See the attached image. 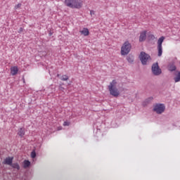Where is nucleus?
<instances>
[{
	"mask_svg": "<svg viewBox=\"0 0 180 180\" xmlns=\"http://www.w3.org/2000/svg\"><path fill=\"white\" fill-rule=\"evenodd\" d=\"M148 39L149 40H154V39H155V37L154 36V34H150L148 35Z\"/></svg>",
	"mask_w": 180,
	"mask_h": 180,
	"instance_id": "nucleus-20",
	"label": "nucleus"
},
{
	"mask_svg": "<svg viewBox=\"0 0 180 180\" xmlns=\"http://www.w3.org/2000/svg\"><path fill=\"white\" fill-rule=\"evenodd\" d=\"M63 126H70V122H68L67 121L64 122Z\"/></svg>",
	"mask_w": 180,
	"mask_h": 180,
	"instance_id": "nucleus-23",
	"label": "nucleus"
},
{
	"mask_svg": "<svg viewBox=\"0 0 180 180\" xmlns=\"http://www.w3.org/2000/svg\"><path fill=\"white\" fill-rule=\"evenodd\" d=\"M10 167L13 168V169H17L18 171H19V169H20V166L19 165V163H18V162L11 163Z\"/></svg>",
	"mask_w": 180,
	"mask_h": 180,
	"instance_id": "nucleus-13",
	"label": "nucleus"
},
{
	"mask_svg": "<svg viewBox=\"0 0 180 180\" xmlns=\"http://www.w3.org/2000/svg\"><path fill=\"white\" fill-rule=\"evenodd\" d=\"M131 50V44L129 41H125L121 48L122 56H127L130 51Z\"/></svg>",
	"mask_w": 180,
	"mask_h": 180,
	"instance_id": "nucleus-3",
	"label": "nucleus"
},
{
	"mask_svg": "<svg viewBox=\"0 0 180 180\" xmlns=\"http://www.w3.org/2000/svg\"><path fill=\"white\" fill-rule=\"evenodd\" d=\"M30 161L25 160L23 161V168H25V169H26L27 168H29V167H30Z\"/></svg>",
	"mask_w": 180,
	"mask_h": 180,
	"instance_id": "nucleus-17",
	"label": "nucleus"
},
{
	"mask_svg": "<svg viewBox=\"0 0 180 180\" xmlns=\"http://www.w3.org/2000/svg\"><path fill=\"white\" fill-rule=\"evenodd\" d=\"M146 39H147V31H143L140 34L139 41L141 43L145 41Z\"/></svg>",
	"mask_w": 180,
	"mask_h": 180,
	"instance_id": "nucleus-9",
	"label": "nucleus"
},
{
	"mask_svg": "<svg viewBox=\"0 0 180 180\" xmlns=\"http://www.w3.org/2000/svg\"><path fill=\"white\" fill-rule=\"evenodd\" d=\"M168 70L170 71V72H173V71H176V66L174 64H169L168 65Z\"/></svg>",
	"mask_w": 180,
	"mask_h": 180,
	"instance_id": "nucleus-12",
	"label": "nucleus"
},
{
	"mask_svg": "<svg viewBox=\"0 0 180 180\" xmlns=\"http://www.w3.org/2000/svg\"><path fill=\"white\" fill-rule=\"evenodd\" d=\"M153 110L158 115H161L165 112V105L162 103H158L154 106Z\"/></svg>",
	"mask_w": 180,
	"mask_h": 180,
	"instance_id": "nucleus-6",
	"label": "nucleus"
},
{
	"mask_svg": "<svg viewBox=\"0 0 180 180\" xmlns=\"http://www.w3.org/2000/svg\"><path fill=\"white\" fill-rule=\"evenodd\" d=\"M31 157L32 158H36V151L34 150H32V153H31Z\"/></svg>",
	"mask_w": 180,
	"mask_h": 180,
	"instance_id": "nucleus-21",
	"label": "nucleus"
},
{
	"mask_svg": "<svg viewBox=\"0 0 180 180\" xmlns=\"http://www.w3.org/2000/svg\"><path fill=\"white\" fill-rule=\"evenodd\" d=\"M22 6V4H18L15 6V9H18V8H20Z\"/></svg>",
	"mask_w": 180,
	"mask_h": 180,
	"instance_id": "nucleus-22",
	"label": "nucleus"
},
{
	"mask_svg": "<svg viewBox=\"0 0 180 180\" xmlns=\"http://www.w3.org/2000/svg\"><path fill=\"white\" fill-rule=\"evenodd\" d=\"M22 32H23V27L19 29L18 33H22Z\"/></svg>",
	"mask_w": 180,
	"mask_h": 180,
	"instance_id": "nucleus-26",
	"label": "nucleus"
},
{
	"mask_svg": "<svg viewBox=\"0 0 180 180\" xmlns=\"http://www.w3.org/2000/svg\"><path fill=\"white\" fill-rule=\"evenodd\" d=\"M164 40H165V37L162 36L158 40V57H161L162 56V43H164Z\"/></svg>",
	"mask_w": 180,
	"mask_h": 180,
	"instance_id": "nucleus-7",
	"label": "nucleus"
},
{
	"mask_svg": "<svg viewBox=\"0 0 180 180\" xmlns=\"http://www.w3.org/2000/svg\"><path fill=\"white\" fill-rule=\"evenodd\" d=\"M18 71H19V69L16 66L12 67L11 68V75H16V74H18Z\"/></svg>",
	"mask_w": 180,
	"mask_h": 180,
	"instance_id": "nucleus-11",
	"label": "nucleus"
},
{
	"mask_svg": "<svg viewBox=\"0 0 180 180\" xmlns=\"http://www.w3.org/2000/svg\"><path fill=\"white\" fill-rule=\"evenodd\" d=\"M150 101H153V97H150V98H147L145 101L144 103H146V105H148V103H150Z\"/></svg>",
	"mask_w": 180,
	"mask_h": 180,
	"instance_id": "nucleus-19",
	"label": "nucleus"
},
{
	"mask_svg": "<svg viewBox=\"0 0 180 180\" xmlns=\"http://www.w3.org/2000/svg\"><path fill=\"white\" fill-rule=\"evenodd\" d=\"M139 58L143 65H147V61L151 60V56L144 51L141 52Z\"/></svg>",
	"mask_w": 180,
	"mask_h": 180,
	"instance_id": "nucleus-4",
	"label": "nucleus"
},
{
	"mask_svg": "<svg viewBox=\"0 0 180 180\" xmlns=\"http://www.w3.org/2000/svg\"><path fill=\"white\" fill-rule=\"evenodd\" d=\"M25 128H20L18 131V135L22 138H23V136H25Z\"/></svg>",
	"mask_w": 180,
	"mask_h": 180,
	"instance_id": "nucleus-14",
	"label": "nucleus"
},
{
	"mask_svg": "<svg viewBox=\"0 0 180 180\" xmlns=\"http://www.w3.org/2000/svg\"><path fill=\"white\" fill-rule=\"evenodd\" d=\"M151 71L153 75L158 76L162 74V70L160 68L158 65V62H156L152 65Z\"/></svg>",
	"mask_w": 180,
	"mask_h": 180,
	"instance_id": "nucleus-5",
	"label": "nucleus"
},
{
	"mask_svg": "<svg viewBox=\"0 0 180 180\" xmlns=\"http://www.w3.org/2000/svg\"><path fill=\"white\" fill-rule=\"evenodd\" d=\"M90 15L92 16V15H95V11L94 10L90 11Z\"/></svg>",
	"mask_w": 180,
	"mask_h": 180,
	"instance_id": "nucleus-24",
	"label": "nucleus"
},
{
	"mask_svg": "<svg viewBox=\"0 0 180 180\" xmlns=\"http://www.w3.org/2000/svg\"><path fill=\"white\" fill-rule=\"evenodd\" d=\"M60 79L61 81H68L69 77L66 75H64L62 77H60Z\"/></svg>",
	"mask_w": 180,
	"mask_h": 180,
	"instance_id": "nucleus-18",
	"label": "nucleus"
},
{
	"mask_svg": "<svg viewBox=\"0 0 180 180\" xmlns=\"http://www.w3.org/2000/svg\"><path fill=\"white\" fill-rule=\"evenodd\" d=\"M13 162V157H7L3 161V164H4V165H9L10 167Z\"/></svg>",
	"mask_w": 180,
	"mask_h": 180,
	"instance_id": "nucleus-8",
	"label": "nucleus"
},
{
	"mask_svg": "<svg viewBox=\"0 0 180 180\" xmlns=\"http://www.w3.org/2000/svg\"><path fill=\"white\" fill-rule=\"evenodd\" d=\"M116 85H117V81H116V79H113L110 83V85H108L110 94L112 96H114V98H117L119 95H120V91H119V89L116 87Z\"/></svg>",
	"mask_w": 180,
	"mask_h": 180,
	"instance_id": "nucleus-1",
	"label": "nucleus"
},
{
	"mask_svg": "<svg viewBox=\"0 0 180 180\" xmlns=\"http://www.w3.org/2000/svg\"><path fill=\"white\" fill-rule=\"evenodd\" d=\"M65 5L72 9H81L82 1L81 0H65Z\"/></svg>",
	"mask_w": 180,
	"mask_h": 180,
	"instance_id": "nucleus-2",
	"label": "nucleus"
},
{
	"mask_svg": "<svg viewBox=\"0 0 180 180\" xmlns=\"http://www.w3.org/2000/svg\"><path fill=\"white\" fill-rule=\"evenodd\" d=\"M174 75H175V77L174 78V82H180V71L179 70H176L174 72Z\"/></svg>",
	"mask_w": 180,
	"mask_h": 180,
	"instance_id": "nucleus-10",
	"label": "nucleus"
},
{
	"mask_svg": "<svg viewBox=\"0 0 180 180\" xmlns=\"http://www.w3.org/2000/svg\"><path fill=\"white\" fill-rule=\"evenodd\" d=\"M59 90L63 91L64 87H63L61 85L59 86Z\"/></svg>",
	"mask_w": 180,
	"mask_h": 180,
	"instance_id": "nucleus-25",
	"label": "nucleus"
},
{
	"mask_svg": "<svg viewBox=\"0 0 180 180\" xmlns=\"http://www.w3.org/2000/svg\"><path fill=\"white\" fill-rule=\"evenodd\" d=\"M80 33L84 36H89V30H88V28H83V30L80 31Z\"/></svg>",
	"mask_w": 180,
	"mask_h": 180,
	"instance_id": "nucleus-16",
	"label": "nucleus"
},
{
	"mask_svg": "<svg viewBox=\"0 0 180 180\" xmlns=\"http://www.w3.org/2000/svg\"><path fill=\"white\" fill-rule=\"evenodd\" d=\"M49 36H53V32H51V31L49 32Z\"/></svg>",
	"mask_w": 180,
	"mask_h": 180,
	"instance_id": "nucleus-27",
	"label": "nucleus"
},
{
	"mask_svg": "<svg viewBox=\"0 0 180 180\" xmlns=\"http://www.w3.org/2000/svg\"><path fill=\"white\" fill-rule=\"evenodd\" d=\"M57 77H61V75L58 74V75H57Z\"/></svg>",
	"mask_w": 180,
	"mask_h": 180,
	"instance_id": "nucleus-28",
	"label": "nucleus"
},
{
	"mask_svg": "<svg viewBox=\"0 0 180 180\" xmlns=\"http://www.w3.org/2000/svg\"><path fill=\"white\" fill-rule=\"evenodd\" d=\"M127 60L128 63H129L130 64H133V63L134 62V56H133V55L129 54L128 56H127Z\"/></svg>",
	"mask_w": 180,
	"mask_h": 180,
	"instance_id": "nucleus-15",
	"label": "nucleus"
}]
</instances>
